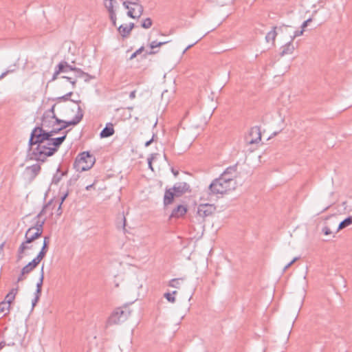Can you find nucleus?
I'll use <instances>...</instances> for the list:
<instances>
[{
    "label": "nucleus",
    "mask_w": 352,
    "mask_h": 352,
    "mask_svg": "<svg viewBox=\"0 0 352 352\" xmlns=\"http://www.w3.org/2000/svg\"><path fill=\"white\" fill-rule=\"evenodd\" d=\"M187 212V208L183 205H179L173 209L170 217L179 218L184 216Z\"/></svg>",
    "instance_id": "nucleus-18"
},
{
    "label": "nucleus",
    "mask_w": 352,
    "mask_h": 352,
    "mask_svg": "<svg viewBox=\"0 0 352 352\" xmlns=\"http://www.w3.org/2000/svg\"><path fill=\"white\" fill-rule=\"evenodd\" d=\"M13 71H14V69L7 70L5 72L2 73L1 75L0 76V79L5 77L8 74H9L10 72H12Z\"/></svg>",
    "instance_id": "nucleus-52"
},
{
    "label": "nucleus",
    "mask_w": 352,
    "mask_h": 352,
    "mask_svg": "<svg viewBox=\"0 0 352 352\" xmlns=\"http://www.w3.org/2000/svg\"><path fill=\"white\" fill-rule=\"evenodd\" d=\"M59 64L63 65V71L62 72V73H67L69 71H74L75 69V67L69 65L68 63L65 60L60 61Z\"/></svg>",
    "instance_id": "nucleus-31"
},
{
    "label": "nucleus",
    "mask_w": 352,
    "mask_h": 352,
    "mask_svg": "<svg viewBox=\"0 0 352 352\" xmlns=\"http://www.w3.org/2000/svg\"><path fill=\"white\" fill-rule=\"evenodd\" d=\"M237 176V165H233L228 167L220 177H223L225 179H229L230 180H236Z\"/></svg>",
    "instance_id": "nucleus-12"
},
{
    "label": "nucleus",
    "mask_w": 352,
    "mask_h": 352,
    "mask_svg": "<svg viewBox=\"0 0 352 352\" xmlns=\"http://www.w3.org/2000/svg\"><path fill=\"white\" fill-rule=\"evenodd\" d=\"M43 279H44V265L43 264L41 271H40V278L36 283V289L34 293V294H41V288L43 283Z\"/></svg>",
    "instance_id": "nucleus-20"
},
{
    "label": "nucleus",
    "mask_w": 352,
    "mask_h": 352,
    "mask_svg": "<svg viewBox=\"0 0 352 352\" xmlns=\"http://www.w3.org/2000/svg\"><path fill=\"white\" fill-rule=\"evenodd\" d=\"M168 42L167 41H164V42H157L156 41H152L151 43H150V47L151 49V51L149 52H147L146 54H148V55H151V54H154L156 53V52L153 51V50L155 47H161L162 45L167 43Z\"/></svg>",
    "instance_id": "nucleus-26"
},
{
    "label": "nucleus",
    "mask_w": 352,
    "mask_h": 352,
    "mask_svg": "<svg viewBox=\"0 0 352 352\" xmlns=\"http://www.w3.org/2000/svg\"><path fill=\"white\" fill-rule=\"evenodd\" d=\"M135 25L133 23L129 24L121 25L118 28L119 34L123 37H127L130 34Z\"/></svg>",
    "instance_id": "nucleus-14"
},
{
    "label": "nucleus",
    "mask_w": 352,
    "mask_h": 352,
    "mask_svg": "<svg viewBox=\"0 0 352 352\" xmlns=\"http://www.w3.org/2000/svg\"><path fill=\"white\" fill-rule=\"evenodd\" d=\"M109 18L113 26H116V12L109 14Z\"/></svg>",
    "instance_id": "nucleus-42"
},
{
    "label": "nucleus",
    "mask_w": 352,
    "mask_h": 352,
    "mask_svg": "<svg viewBox=\"0 0 352 352\" xmlns=\"http://www.w3.org/2000/svg\"><path fill=\"white\" fill-rule=\"evenodd\" d=\"M276 36V28H273V29L269 32L265 36V40L267 43L272 41L274 42Z\"/></svg>",
    "instance_id": "nucleus-28"
},
{
    "label": "nucleus",
    "mask_w": 352,
    "mask_h": 352,
    "mask_svg": "<svg viewBox=\"0 0 352 352\" xmlns=\"http://www.w3.org/2000/svg\"><path fill=\"white\" fill-rule=\"evenodd\" d=\"M153 137H154V135ZM153 138H152L151 140H149L148 141H147L145 143V146L147 147V146H150L151 144L153 142Z\"/></svg>",
    "instance_id": "nucleus-54"
},
{
    "label": "nucleus",
    "mask_w": 352,
    "mask_h": 352,
    "mask_svg": "<svg viewBox=\"0 0 352 352\" xmlns=\"http://www.w3.org/2000/svg\"><path fill=\"white\" fill-rule=\"evenodd\" d=\"M15 298L12 295L9 294V293L6 296V300L3 301L4 302H8L10 305L11 302L14 300Z\"/></svg>",
    "instance_id": "nucleus-44"
},
{
    "label": "nucleus",
    "mask_w": 352,
    "mask_h": 352,
    "mask_svg": "<svg viewBox=\"0 0 352 352\" xmlns=\"http://www.w3.org/2000/svg\"><path fill=\"white\" fill-rule=\"evenodd\" d=\"M95 163V157L89 152L84 151L80 153L74 163V168L78 172L89 170Z\"/></svg>",
    "instance_id": "nucleus-3"
},
{
    "label": "nucleus",
    "mask_w": 352,
    "mask_h": 352,
    "mask_svg": "<svg viewBox=\"0 0 352 352\" xmlns=\"http://www.w3.org/2000/svg\"><path fill=\"white\" fill-rule=\"evenodd\" d=\"M47 207V206H45L42 210L35 217L34 219V225L30 227L29 229H32L34 231L41 232V234L43 233V225L45 223V219H41V216L43 215L45 208Z\"/></svg>",
    "instance_id": "nucleus-8"
},
{
    "label": "nucleus",
    "mask_w": 352,
    "mask_h": 352,
    "mask_svg": "<svg viewBox=\"0 0 352 352\" xmlns=\"http://www.w3.org/2000/svg\"><path fill=\"white\" fill-rule=\"evenodd\" d=\"M351 224H352V216H350V217H348L347 218L344 219L343 221H342L339 223L336 232H338L339 230H340Z\"/></svg>",
    "instance_id": "nucleus-22"
},
{
    "label": "nucleus",
    "mask_w": 352,
    "mask_h": 352,
    "mask_svg": "<svg viewBox=\"0 0 352 352\" xmlns=\"http://www.w3.org/2000/svg\"><path fill=\"white\" fill-rule=\"evenodd\" d=\"M63 64H58L56 68H55V71L53 74V76H52V80L51 81H54L55 80L57 79V77L58 76L62 73V72L63 71Z\"/></svg>",
    "instance_id": "nucleus-29"
},
{
    "label": "nucleus",
    "mask_w": 352,
    "mask_h": 352,
    "mask_svg": "<svg viewBox=\"0 0 352 352\" xmlns=\"http://www.w3.org/2000/svg\"><path fill=\"white\" fill-rule=\"evenodd\" d=\"M38 265L36 261L32 260L22 268V275L30 273Z\"/></svg>",
    "instance_id": "nucleus-21"
},
{
    "label": "nucleus",
    "mask_w": 352,
    "mask_h": 352,
    "mask_svg": "<svg viewBox=\"0 0 352 352\" xmlns=\"http://www.w3.org/2000/svg\"><path fill=\"white\" fill-rule=\"evenodd\" d=\"M24 275H22V272L21 273L20 276L18 277L17 278V282H20L21 280H23V276Z\"/></svg>",
    "instance_id": "nucleus-60"
},
{
    "label": "nucleus",
    "mask_w": 352,
    "mask_h": 352,
    "mask_svg": "<svg viewBox=\"0 0 352 352\" xmlns=\"http://www.w3.org/2000/svg\"><path fill=\"white\" fill-rule=\"evenodd\" d=\"M122 6L125 9H129L130 6L137 7V12L142 16L144 12L143 6L140 3V0H122Z\"/></svg>",
    "instance_id": "nucleus-13"
},
{
    "label": "nucleus",
    "mask_w": 352,
    "mask_h": 352,
    "mask_svg": "<svg viewBox=\"0 0 352 352\" xmlns=\"http://www.w3.org/2000/svg\"><path fill=\"white\" fill-rule=\"evenodd\" d=\"M171 188L175 192L176 197H180L184 193L190 191V185L184 182L175 183Z\"/></svg>",
    "instance_id": "nucleus-9"
},
{
    "label": "nucleus",
    "mask_w": 352,
    "mask_h": 352,
    "mask_svg": "<svg viewBox=\"0 0 352 352\" xmlns=\"http://www.w3.org/2000/svg\"><path fill=\"white\" fill-rule=\"evenodd\" d=\"M295 50V47L292 41H288L285 45L280 47V55L281 56L292 54Z\"/></svg>",
    "instance_id": "nucleus-15"
},
{
    "label": "nucleus",
    "mask_w": 352,
    "mask_h": 352,
    "mask_svg": "<svg viewBox=\"0 0 352 352\" xmlns=\"http://www.w3.org/2000/svg\"><path fill=\"white\" fill-rule=\"evenodd\" d=\"M135 97V91H133L130 93L129 94V98L131 99H133Z\"/></svg>",
    "instance_id": "nucleus-56"
},
{
    "label": "nucleus",
    "mask_w": 352,
    "mask_h": 352,
    "mask_svg": "<svg viewBox=\"0 0 352 352\" xmlns=\"http://www.w3.org/2000/svg\"><path fill=\"white\" fill-rule=\"evenodd\" d=\"M122 221H123V223H122V228L124 229L125 228V224H126V219L125 217H123L122 219Z\"/></svg>",
    "instance_id": "nucleus-63"
},
{
    "label": "nucleus",
    "mask_w": 352,
    "mask_h": 352,
    "mask_svg": "<svg viewBox=\"0 0 352 352\" xmlns=\"http://www.w3.org/2000/svg\"><path fill=\"white\" fill-rule=\"evenodd\" d=\"M114 3H116L113 0H104V6L105 8L107 10L109 14L116 12L114 10Z\"/></svg>",
    "instance_id": "nucleus-24"
},
{
    "label": "nucleus",
    "mask_w": 352,
    "mask_h": 352,
    "mask_svg": "<svg viewBox=\"0 0 352 352\" xmlns=\"http://www.w3.org/2000/svg\"><path fill=\"white\" fill-rule=\"evenodd\" d=\"M17 292H18L17 288H13L10 290V292H9V294L12 295V296H14L15 298V296L17 294Z\"/></svg>",
    "instance_id": "nucleus-49"
},
{
    "label": "nucleus",
    "mask_w": 352,
    "mask_h": 352,
    "mask_svg": "<svg viewBox=\"0 0 352 352\" xmlns=\"http://www.w3.org/2000/svg\"><path fill=\"white\" fill-rule=\"evenodd\" d=\"M202 38V37H201L199 39H198L197 41H195L194 43L192 44H190L189 45H188L185 50H184L183 53L184 54L188 50H189L190 47H192L194 45H195L199 41H200L201 39Z\"/></svg>",
    "instance_id": "nucleus-50"
},
{
    "label": "nucleus",
    "mask_w": 352,
    "mask_h": 352,
    "mask_svg": "<svg viewBox=\"0 0 352 352\" xmlns=\"http://www.w3.org/2000/svg\"><path fill=\"white\" fill-rule=\"evenodd\" d=\"M130 315V311L127 308H117L110 316L108 320L109 324H119L125 321Z\"/></svg>",
    "instance_id": "nucleus-5"
},
{
    "label": "nucleus",
    "mask_w": 352,
    "mask_h": 352,
    "mask_svg": "<svg viewBox=\"0 0 352 352\" xmlns=\"http://www.w3.org/2000/svg\"><path fill=\"white\" fill-rule=\"evenodd\" d=\"M74 72H76V78H82L84 77V75H85V72H84L81 69L75 67V69Z\"/></svg>",
    "instance_id": "nucleus-38"
},
{
    "label": "nucleus",
    "mask_w": 352,
    "mask_h": 352,
    "mask_svg": "<svg viewBox=\"0 0 352 352\" xmlns=\"http://www.w3.org/2000/svg\"><path fill=\"white\" fill-rule=\"evenodd\" d=\"M68 131H64L60 137L54 138V135L42 129L34 128L28 142V157L30 160L45 162L47 157L52 156L58 151L66 139Z\"/></svg>",
    "instance_id": "nucleus-1"
},
{
    "label": "nucleus",
    "mask_w": 352,
    "mask_h": 352,
    "mask_svg": "<svg viewBox=\"0 0 352 352\" xmlns=\"http://www.w3.org/2000/svg\"><path fill=\"white\" fill-rule=\"evenodd\" d=\"M34 298L32 301V306L34 307L39 300L41 294H34Z\"/></svg>",
    "instance_id": "nucleus-46"
},
{
    "label": "nucleus",
    "mask_w": 352,
    "mask_h": 352,
    "mask_svg": "<svg viewBox=\"0 0 352 352\" xmlns=\"http://www.w3.org/2000/svg\"><path fill=\"white\" fill-rule=\"evenodd\" d=\"M70 82H71V84L72 85L73 88H74V87H75V85H76V79H75V80H72L70 81Z\"/></svg>",
    "instance_id": "nucleus-61"
},
{
    "label": "nucleus",
    "mask_w": 352,
    "mask_h": 352,
    "mask_svg": "<svg viewBox=\"0 0 352 352\" xmlns=\"http://www.w3.org/2000/svg\"><path fill=\"white\" fill-rule=\"evenodd\" d=\"M23 253H18V254H17V260L18 261H20L22 259V258L23 257Z\"/></svg>",
    "instance_id": "nucleus-59"
},
{
    "label": "nucleus",
    "mask_w": 352,
    "mask_h": 352,
    "mask_svg": "<svg viewBox=\"0 0 352 352\" xmlns=\"http://www.w3.org/2000/svg\"><path fill=\"white\" fill-rule=\"evenodd\" d=\"M53 125L54 126H52V128H50L49 131H47L48 133L54 135L63 130V126H59V124H58V123H54Z\"/></svg>",
    "instance_id": "nucleus-30"
},
{
    "label": "nucleus",
    "mask_w": 352,
    "mask_h": 352,
    "mask_svg": "<svg viewBox=\"0 0 352 352\" xmlns=\"http://www.w3.org/2000/svg\"><path fill=\"white\" fill-rule=\"evenodd\" d=\"M95 183H96V181H95L93 184H90V185H88V186H87L85 187V189H86L87 190H89L91 188H93V186H94Z\"/></svg>",
    "instance_id": "nucleus-55"
},
{
    "label": "nucleus",
    "mask_w": 352,
    "mask_h": 352,
    "mask_svg": "<svg viewBox=\"0 0 352 352\" xmlns=\"http://www.w3.org/2000/svg\"><path fill=\"white\" fill-rule=\"evenodd\" d=\"M216 210V207L213 204H200L197 208V214L201 217H206L210 216Z\"/></svg>",
    "instance_id": "nucleus-7"
},
{
    "label": "nucleus",
    "mask_w": 352,
    "mask_h": 352,
    "mask_svg": "<svg viewBox=\"0 0 352 352\" xmlns=\"http://www.w3.org/2000/svg\"><path fill=\"white\" fill-rule=\"evenodd\" d=\"M312 21L311 18H309L306 21H305L301 25V28L305 31V28L308 25V24Z\"/></svg>",
    "instance_id": "nucleus-45"
},
{
    "label": "nucleus",
    "mask_w": 352,
    "mask_h": 352,
    "mask_svg": "<svg viewBox=\"0 0 352 352\" xmlns=\"http://www.w3.org/2000/svg\"><path fill=\"white\" fill-rule=\"evenodd\" d=\"M177 294L176 291H173L172 294L166 293L164 294V297L168 302H174L175 301V298L173 296L174 294Z\"/></svg>",
    "instance_id": "nucleus-34"
},
{
    "label": "nucleus",
    "mask_w": 352,
    "mask_h": 352,
    "mask_svg": "<svg viewBox=\"0 0 352 352\" xmlns=\"http://www.w3.org/2000/svg\"><path fill=\"white\" fill-rule=\"evenodd\" d=\"M292 28L291 26H288V25H283L281 27L279 28V30H281L282 32H284V31H287V30L289 28Z\"/></svg>",
    "instance_id": "nucleus-51"
},
{
    "label": "nucleus",
    "mask_w": 352,
    "mask_h": 352,
    "mask_svg": "<svg viewBox=\"0 0 352 352\" xmlns=\"http://www.w3.org/2000/svg\"><path fill=\"white\" fill-rule=\"evenodd\" d=\"M28 243H30V242H26V239L22 242L18 249V253H23L25 250L29 249V247L27 245Z\"/></svg>",
    "instance_id": "nucleus-35"
},
{
    "label": "nucleus",
    "mask_w": 352,
    "mask_h": 352,
    "mask_svg": "<svg viewBox=\"0 0 352 352\" xmlns=\"http://www.w3.org/2000/svg\"><path fill=\"white\" fill-rule=\"evenodd\" d=\"M83 117V113L80 106L78 107V111L74 118L70 121H65L59 118L57 119L56 123L59 126H63V130L66 129L68 126L76 125L80 122Z\"/></svg>",
    "instance_id": "nucleus-6"
},
{
    "label": "nucleus",
    "mask_w": 352,
    "mask_h": 352,
    "mask_svg": "<svg viewBox=\"0 0 352 352\" xmlns=\"http://www.w3.org/2000/svg\"><path fill=\"white\" fill-rule=\"evenodd\" d=\"M144 50V47H140L138 50L135 51V53L137 54H139L140 53H141L142 51Z\"/></svg>",
    "instance_id": "nucleus-58"
},
{
    "label": "nucleus",
    "mask_w": 352,
    "mask_h": 352,
    "mask_svg": "<svg viewBox=\"0 0 352 352\" xmlns=\"http://www.w3.org/2000/svg\"><path fill=\"white\" fill-rule=\"evenodd\" d=\"M153 22L151 18H146L141 23V26L144 29H148L152 26Z\"/></svg>",
    "instance_id": "nucleus-32"
},
{
    "label": "nucleus",
    "mask_w": 352,
    "mask_h": 352,
    "mask_svg": "<svg viewBox=\"0 0 352 352\" xmlns=\"http://www.w3.org/2000/svg\"><path fill=\"white\" fill-rule=\"evenodd\" d=\"M174 197H176L175 192L173 190L172 188H169L166 190L164 196V206H167L170 204L174 199Z\"/></svg>",
    "instance_id": "nucleus-19"
},
{
    "label": "nucleus",
    "mask_w": 352,
    "mask_h": 352,
    "mask_svg": "<svg viewBox=\"0 0 352 352\" xmlns=\"http://www.w3.org/2000/svg\"><path fill=\"white\" fill-rule=\"evenodd\" d=\"M54 108L55 104L52 105L51 109L44 112L42 116L41 125L35 128L42 129L43 131H47L54 126V123H56L58 118L55 115Z\"/></svg>",
    "instance_id": "nucleus-4"
},
{
    "label": "nucleus",
    "mask_w": 352,
    "mask_h": 352,
    "mask_svg": "<svg viewBox=\"0 0 352 352\" xmlns=\"http://www.w3.org/2000/svg\"><path fill=\"white\" fill-rule=\"evenodd\" d=\"M57 172L58 173L56 175H54L52 178V183L55 184H57L60 182V180L61 179V177L63 175V173H58L60 172L59 168L57 169Z\"/></svg>",
    "instance_id": "nucleus-33"
},
{
    "label": "nucleus",
    "mask_w": 352,
    "mask_h": 352,
    "mask_svg": "<svg viewBox=\"0 0 352 352\" xmlns=\"http://www.w3.org/2000/svg\"><path fill=\"white\" fill-rule=\"evenodd\" d=\"M172 173L175 177L179 174V172L177 170H175L174 169H172Z\"/></svg>",
    "instance_id": "nucleus-62"
},
{
    "label": "nucleus",
    "mask_w": 352,
    "mask_h": 352,
    "mask_svg": "<svg viewBox=\"0 0 352 352\" xmlns=\"http://www.w3.org/2000/svg\"><path fill=\"white\" fill-rule=\"evenodd\" d=\"M50 241V236H45L43 239V245H46V247L48 248V245Z\"/></svg>",
    "instance_id": "nucleus-48"
},
{
    "label": "nucleus",
    "mask_w": 352,
    "mask_h": 352,
    "mask_svg": "<svg viewBox=\"0 0 352 352\" xmlns=\"http://www.w3.org/2000/svg\"><path fill=\"white\" fill-rule=\"evenodd\" d=\"M69 195V190L67 189L65 191H63L62 192V196L60 197V205H59V207H58V210H60L61 209V205L63 204V201L65 200V199Z\"/></svg>",
    "instance_id": "nucleus-36"
},
{
    "label": "nucleus",
    "mask_w": 352,
    "mask_h": 352,
    "mask_svg": "<svg viewBox=\"0 0 352 352\" xmlns=\"http://www.w3.org/2000/svg\"><path fill=\"white\" fill-rule=\"evenodd\" d=\"M322 232L326 235V236H328V235H331L333 232L331 230L330 228H329L328 226H325L322 228Z\"/></svg>",
    "instance_id": "nucleus-40"
},
{
    "label": "nucleus",
    "mask_w": 352,
    "mask_h": 352,
    "mask_svg": "<svg viewBox=\"0 0 352 352\" xmlns=\"http://www.w3.org/2000/svg\"><path fill=\"white\" fill-rule=\"evenodd\" d=\"M72 94H73V92H72V91H70V92H69V93L66 94L65 95H64V96H61V97H58V98H57V100H58V101H60V100H64V101L67 100H69V97L70 96H72Z\"/></svg>",
    "instance_id": "nucleus-43"
},
{
    "label": "nucleus",
    "mask_w": 352,
    "mask_h": 352,
    "mask_svg": "<svg viewBox=\"0 0 352 352\" xmlns=\"http://www.w3.org/2000/svg\"><path fill=\"white\" fill-rule=\"evenodd\" d=\"M138 54L135 53V52L134 53H133L130 57V59H133L135 57H136Z\"/></svg>",
    "instance_id": "nucleus-64"
},
{
    "label": "nucleus",
    "mask_w": 352,
    "mask_h": 352,
    "mask_svg": "<svg viewBox=\"0 0 352 352\" xmlns=\"http://www.w3.org/2000/svg\"><path fill=\"white\" fill-rule=\"evenodd\" d=\"M261 140V133L260 127L256 126L252 127L249 133V138L248 139V143L250 144H256Z\"/></svg>",
    "instance_id": "nucleus-10"
},
{
    "label": "nucleus",
    "mask_w": 352,
    "mask_h": 352,
    "mask_svg": "<svg viewBox=\"0 0 352 352\" xmlns=\"http://www.w3.org/2000/svg\"><path fill=\"white\" fill-rule=\"evenodd\" d=\"M114 129L112 123L109 122L105 127L101 131L100 136L102 138H109L114 134Z\"/></svg>",
    "instance_id": "nucleus-17"
},
{
    "label": "nucleus",
    "mask_w": 352,
    "mask_h": 352,
    "mask_svg": "<svg viewBox=\"0 0 352 352\" xmlns=\"http://www.w3.org/2000/svg\"><path fill=\"white\" fill-rule=\"evenodd\" d=\"M82 78L84 79V81L85 82H89L91 79L94 78L93 76H91V75H89V74L87 73H85V75H84V77H82Z\"/></svg>",
    "instance_id": "nucleus-47"
},
{
    "label": "nucleus",
    "mask_w": 352,
    "mask_h": 352,
    "mask_svg": "<svg viewBox=\"0 0 352 352\" xmlns=\"http://www.w3.org/2000/svg\"><path fill=\"white\" fill-rule=\"evenodd\" d=\"M45 254H44L43 252H39V253L37 254V256L33 260L36 261L37 264H39V263L45 257Z\"/></svg>",
    "instance_id": "nucleus-39"
},
{
    "label": "nucleus",
    "mask_w": 352,
    "mask_h": 352,
    "mask_svg": "<svg viewBox=\"0 0 352 352\" xmlns=\"http://www.w3.org/2000/svg\"><path fill=\"white\" fill-rule=\"evenodd\" d=\"M41 170V166L38 164L27 166L25 170V175L30 179H34Z\"/></svg>",
    "instance_id": "nucleus-11"
},
{
    "label": "nucleus",
    "mask_w": 352,
    "mask_h": 352,
    "mask_svg": "<svg viewBox=\"0 0 352 352\" xmlns=\"http://www.w3.org/2000/svg\"><path fill=\"white\" fill-rule=\"evenodd\" d=\"M236 187V181L219 177L214 179L208 186L209 195H223L227 192L234 190Z\"/></svg>",
    "instance_id": "nucleus-2"
},
{
    "label": "nucleus",
    "mask_w": 352,
    "mask_h": 352,
    "mask_svg": "<svg viewBox=\"0 0 352 352\" xmlns=\"http://www.w3.org/2000/svg\"><path fill=\"white\" fill-rule=\"evenodd\" d=\"M155 154H151L147 159L148 161V165L149 168H151L152 170H153L152 166V161L155 158Z\"/></svg>",
    "instance_id": "nucleus-41"
},
{
    "label": "nucleus",
    "mask_w": 352,
    "mask_h": 352,
    "mask_svg": "<svg viewBox=\"0 0 352 352\" xmlns=\"http://www.w3.org/2000/svg\"><path fill=\"white\" fill-rule=\"evenodd\" d=\"M304 32V30L302 29L301 30H296L293 32V34L290 35V41L293 42L295 38L302 35Z\"/></svg>",
    "instance_id": "nucleus-37"
},
{
    "label": "nucleus",
    "mask_w": 352,
    "mask_h": 352,
    "mask_svg": "<svg viewBox=\"0 0 352 352\" xmlns=\"http://www.w3.org/2000/svg\"><path fill=\"white\" fill-rule=\"evenodd\" d=\"M298 259V257H295L292 261H291L287 265L290 267Z\"/></svg>",
    "instance_id": "nucleus-57"
},
{
    "label": "nucleus",
    "mask_w": 352,
    "mask_h": 352,
    "mask_svg": "<svg viewBox=\"0 0 352 352\" xmlns=\"http://www.w3.org/2000/svg\"><path fill=\"white\" fill-rule=\"evenodd\" d=\"M47 249H48V248L46 247V245H43L42 248L40 252H43L44 254H46V253L47 252Z\"/></svg>",
    "instance_id": "nucleus-53"
},
{
    "label": "nucleus",
    "mask_w": 352,
    "mask_h": 352,
    "mask_svg": "<svg viewBox=\"0 0 352 352\" xmlns=\"http://www.w3.org/2000/svg\"><path fill=\"white\" fill-rule=\"evenodd\" d=\"M128 12L126 13L127 16L131 19H138L141 16H139V12H137V7H131V6H129V8L127 9Z\"/></svg>",
    "instance_id": "nucleus-25"
},
{
    "label": "nucleus",
    "mask_w": 352,
    "mask_h": 352,
    "mask_svg": "<svg viewBox=\"0 0 352 352\" xmlns=\"http://www.w3.org/2000/svg\"><path fill=\"white\" fill-rule=\"evenodd\" d=\"M42 235L41 232L34 231L32 229H28L25 234L26 242L32 243Z\"/></svg>",
    "instance_id": "nucleus-16"
},
{
    "label": "nucleus",
    "mask_w": 352,
    "mask_h": 352,
    "mask_svg": "<svg viewBox=\"0 0 352 352\" xmlns=\"http://www.w3.org/2000/svg\"><path fill=\"white\" fill-rule=\"evenodd\" d=\"M10 305L8 302H4L2 301L0 302V316H4L9 314Z\"/></svg>",
    "instance_id": "nucleus-23"
},
{
    "label": "nucleus",
    "mask_w": 352,
    "mask_h": 352,
    "mask_svg": "<svg viewBox=\"0 0 352 352\" xmlns=\"http://www.w3.org/2000/svg\"><path fill=\"white\" fill-rule=\"evenodd\" d=\"M183 280V278H173L169 281L168 285L171 287L179 288Z\"/></svg>",
    "instance_id": "nucleus-27"
}]
</instances>
